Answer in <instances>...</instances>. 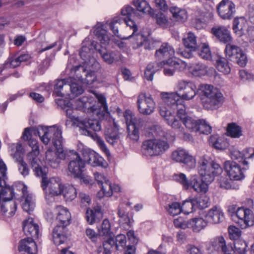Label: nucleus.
Listing matches in <instances>:
<instances>
[{
	"mask_svg": "<svg viewBox=\"0 0 254 254\" xmlns=\"http://www.w3.org/2000/svg\"><path fill=\"white\" fill-rule=\"evenodd\" d=\"M56 211L58 224L53 231V240L55 245H60L67 240L65 230V227L70 224L71 215L68 210L62 206H58Z\"/></svg>",
	"mask_w": 254,
	"mask_h": 254,
	"instance_id": "1",
	"label": "nucleus"
},
{
	"mask_svg": "<svg viewBox=\"0 0 254 254\" xmlns=\"http://www.w3.org/2000/svg\"><path fill=\"white\" fill-rule=\"evenodd\" d=\"M201 100L204 108L207 110H214L219 108L224 101L223 94L220 90L208 84L200 86Z\"/></svg>",
	"mask_w": 254,
	"mask_h": 254,
	"instance_id": "2",
	"label": "nucleus"
},
{
	"mask_svg": "<svg viewBox=\"0 0 254 254\" xmlns=\"http://www.w3.org/2000/svg\"><path fill=\"white\" fill-rule=\"evenodd\" d=\"M198 164V173L202 180L206 182H212L215 176L222 172L220 165L215 162H209L205 159L202 158Z\"/></svg>",
	"mask_w": 254,
	"mask_h": 254,
	"instance_id": "3",
	"label": "nucleus"
},
{
	"mask_svg": "<svg viewBox=\"0 0 254 254\" xmlns=\"http://www.w3.org/2000/svg\"><path fill=\"white\" fill-rule=\"evenodd\" d=\"M174 179L179 182L185 190L190 187L192 188L198 193H205L208 190V183L203 180H198L197 175L192 176L189 181L186 175L183 173H179L174 175Z\"/></svg>",
	"mask_w": 254,
	"mask_h": 254,
	"instance_id": "4",
	"label": "nucleus"
},
{
	"mask_svg": "<svg viewBox=\"0 0 254 254\" xmlns=\"http://www.w3.org/2000/svg\"><path fill=\"white\" fill-rule=\"evenodd\" d=\"M126 31L131 30L132 32L131 35L128 36L123 35L119 34L118 30V27L112 25V31L115 35L120 38L121 39H127L132 38L134 40V48H137L144 44L146 40L145 37L142 34L136 33L138 30L137 25L132 20L129 19L126 21Z\"/></svg>",
	"mask_w": 254,
	"mask_h": 254,
	"instance_id": "5",
	"label": "nucleus"
},
{
	"mask_svg": "<svg viewBox=\"0 0 254 254\" xmlns=\"http://www.w3.org/2000/svg\"><path fill=\"white\" fill-rule=\"evenodd\" d=\"M169 148L166 139L155 138L149 139L143 142L142 148L145 153L149 156H157L162 154Z\"/></svg>",
	"mask_w": 254,
	"mask_h": 254,
	"instance_id": "6",
	"label": "nucleus"
},
{
	"mask_svg": "<svg viewBox=\"0 0 254 254\" xmlns=\"http://www.w3.org/2000/svg\"><path fill=\"white\" fill-rule=\"evenodd\" d=\"M160 115L167 124L173 128L178 130L182 134V137L186 140L191 139V136L190 134L184 132V129L182 127L180 121L175 116L172 112L164 105H162L159 107Z\"/></svg>",
	"mask_w": 254,
	"mask_h": 254,
	"instance_id": "7",
	"label": "nucleus"
},
{
	"mask_svg": "<svg viewBox=\"0 0 254 254\" xmlns=\"http://www.w3.org/2000/svg\"><path fill=\"white\" fill-rule=\"evenodd\" d=\"M67 155V151L64 150L63 147L58 148L56 151L48 149L45 153V164L53 169H57Z\"/></svg>",
	"mask_w": 254,
	"mask_h": 254,
	"instance_id": "8",
	"label": "nucleus"
},
{
	"mask_svg": "<svg viewBox=\"0 0 254 254\" xmlns=\"http://www.w3.org/2000/svg\"><path fill=\"white\" fill-rule=\"evenodd\" d=\"M137 108L139 112L143 115H150L155 109L156 104L150 95L140 93L137 97Z\"/></svg>",
	"mask_w": 254,
	"mask_h": 254,
	"instance_id": "9",
	"label": "nucleus"
},
{
	"mask_svg": "<svg viewBox=\"0 0 254 254\" xmlns=\"http://www.w3.org/2000/svg\"><path fill=\"white\" fill-rule=\"evenodd\" d=\"M82 46L79 52L81 58L87 63V65L92 64V66L98 67L99 64L95 59L91 57V54L96 49V43L86 38L82 42Z\"/></svg>",
	"mask_w": 254,
	"mask_h": 254,
	"instance_id": "10",
	"label": "nucleus"
},
{
	"mask_svg": "<svg viewBox=\"0 0 254 254\" xmlns=\"http://www.w3.org/2000/svg\"><path fill=\"white\" fill-rule=\"evenodd\" d=\"M41 185L46 195L57 196L62 193L63 187L61 180L57 177L42 181Z\"/></svg>",
	"mask_w": 254,
	"mask_h": 254,
	"instance_id": "11",
	"label": "nucleus"
},
{
	"mask_svg": "<svg viewBox=\"0 0 254 254\" xmlns=\"http://www.w3.org/2000/svg\"><path fill=\"white\" fill-rule=\"evenodd\" d=\"M74 72L78 81L86 85H91L96 79L95 72L92 69L87 70L84 65H76L70 69Z\"/></svg>",
	"mask_w": 254,
	"mask_h": 254,
	"instance_id": "12",
	"label": "nucleus"
},
{
	"mask_svg": "<svg viewBox=\"0 0 254 254\" xmlns=\"http://www.w3.org/2000/svg\"><path fill=\"white\" fill-rule=\"evenodd\" d=\"M69 153L73 157L70 158L71 160L68 165L69 175L74 178L81 177L85 165V161L84 159H82L75 151L72 150Z\"/></svg>",
	"mask_w": 254,
	"mask_h": 254,
	"instance_id": "13",
	"label": "nucleus"
},
{
	"mask_svg": "<svg viewBox=\"0 0 254 254\" xmlns=\"http://www.w3.org/2000/svg\"><path fill=\"white\" fill-rule=\"evenodd\" d=\"M225 53L230 60L236 62L241 66H245L247 63L246 54L242 49L235 45L227 44L225 48Z\"/></svg>",
	"mask_w": 254,
	"mask_h": 254,
	"instance_id": "14",
	"label": "nucleus"
},
{
	"mask_svg": "<svg viewBox=\"0 0 254 254\" xmlns=\"http://www.w3.org/2000/svg\"><path fill=\"white\" fill-rule=\"evenodd\" d=\"M171 158L177 162L184 163L190 169H192L195 167V158L185 149L179 148L175 150L172 153Z\"/></svg>",
	"mask_w": 254,
	"mask_h": 254,
	"instance_id": "15",
	"label": "nucleus"
},
{
	"mask_svg": "<svg viewBox=\"0 0 254 254\" xmlns=\"http://www.w3.org/2000/svg\"><path fill=\"white\" fill-rule=\"evenodd\" d=\"M237 223L242 229H245L254 225V214L253 211L244 207H239L236 211Z\"/></svg>",
	"mask_w": 254,
	"mask_h": 254,
	"instance_id": "16",
	"label": "nucleus"
},
{
	"mask_svg": "<svg viewBox=\"0 0 254 254\" xmlns=\"http://www.w3.org/2000/svg\"><path fill=\"white\" fill-rule=\"evenodd\" d=\"M216 9L219 16L224 20L232 19L236 12L235 5L230 0H222Z\"/></svg>",
	"mask_w": 254,
	"mask_h": 254,
	"instance_id": "17",
	"label": "nucleus"
},
{
	"mask_svg": "<svg viewBox=\"0 0 254 254\" xmlns=\"http://www.w3.org/2000/svg\"><path fill=\"white\" fill-rule=\"evenodd\" d=\"M177 89L179 91L183 92L181 96L182 99L190 100L196 95V86L190 80H179L177 84Z\"/></svg>",
	"mask_w": 254,
	"mask_h": 254,
	"instance_id": "18",
	"label": "nucleus"
},
{
	"mask_svg": "<svg viewBox=\"0 0 254 254\" xmlns=\"http://www.w3.org/2000/svg\"><path fill=\"white\" fill-rule=\"evenodd\" d=\"M164 63V74L167 76H173L176 70L183 71L187 66V64L183 61H175L173 58H169L166 60H163Z\"/></svg>",
	"mask_w": 254,
	"mask_h": 254,
	"instance_id": "19",
	"label": "nucleus"
},
{
	"mask_svg": "<svg viewBox=\"0 0 254 254\" xmlns=\"http://www.w3.org/2000/svg\"><path fill=\"white\" fill-rule=\"evenodd\" d=\"M94 177L98 184L101 186V190L98 192L97 195L99 198L104 196L110 197L111 195V182L106 179L105 176L98 172L94 173Z\"/></svg>",
	"mask_w": 254,
	"mask_h": 254,
	"instance_id": "20",
	"label": "nucleus"
},
{
	"mask_svg": "<svg viewBox=\"0 0 254 254\" xmlns=\"http://www.w3.org/2000/svg\"><path fill=\"white\" fill-rule=\"evenodd\" d=\"M224 167L231 180H240L245 177L240 165L235 161H225Z\"/></svg>",
	"mask_w": 254,
	"mask_h": 254,
	"instance_id": "21",
	"label": "nucleus"
},
{
	"mask_svg": "<svg viewBox=\"0 0 254 254\" xmlns=\"http://www.w3.org/2000/svg\"><path fill=\"white\" fill-rule=\"evenodd\" d=\"M111 224L110 221L105 219L102 222L100 227L98 229L99 235L101 236L108 237V240L103 243V247L106 254H110L111 247Z\"/></svg>",
	"mask_w": 254,
	"mask_h": 254,
	"instance_id": "22",
	"label": "nucleus"
},
{
	"mask_svg": "<svg viewBox=\"0 0 254 254\" xmlns=\"http://www.w3.org/2000/svg\"><path fill=\"white\" fill-rule=\"evenodd\" d=\"M95 96L98 101V104H100V107L97 109L95 106L92 107L93 112L96 114L99 119L107 120L110 114L108 111L107 105L106 102L105 97L98 93H94Z\"/></svg>",
	"mask_w": 254,
	"mask_h": 254,
	"instance_id": "23",
	"label": "nucleus"
},
{
	"mask_svg": "<svg viewBox=\"0 0 254 254\" xmlns=\"http://www.w3.org/2000/svg\"><path fill=\"white\" fill-rule=\"evenodd\" d=\"M211 33L221 43L226 44L232 41L231 32L226 26H214L211 29Z\"/></svg>",
	"mask_w": 254,
	"mask_h": 254,
	"instance_id": "24",
	"label": "nucleus"
},
{
	"mask_svg": "<svg viewBox=\"0 0 254 254\" xmlns=\"http://www.w3.org/2000/svg\"><path fill=\"white\" fill-rule=\"evenodd\" d=\"M83 157L85 161L93 166H101L106 168L108 166L107 162L98 154L91 150L85 151Z\"/></svg>",
	"mask_w": 254,
	"mask_h": 254,
	"instance_id": "25",
	"label": "nucleus"
},
{
	"mask_svg": "<svg viewBox=\"0 0 254 254\" xmlns=\"http://www.w3.org/2000/svg\"><path fill=\"white\" fill-rule=\"evenodd\" d=\"M22 192L21 202L22 208L28 213L31 214L35 207V199L33 195L28 192L27 187L24 185L22 186Z\"/></svg>",
	"mask_w": 254,
	"mask_h": 254,
	"instance_id": "26",
	"label": "nucleus"
},
{
	"mask_svg": "<svg viewBox=\"0 0 254 254\" xmlns=\"http://www.w3.org/2000/svg\"><path fill=\"white\" fill-rule=\"evenodd\" d=\"M78 126L81 130V133L85 135H90V130L98 131L101 129V125L97 120H84L79 122Z\"/></svg>",
	"mask_w": 254,
	"mask_h": 254,
	"instance_id": "27",
	"label": "nucleus"
},
{
	"mask_svg": "<svg viewBox=\"0 0 254 254\" xmlns=\"http://www.w3.org/2000/svg\"><path fill=\"white\" fill-rule=\"evenodd\" d=\"M23 230L25 235L32 238H38L39 226L32 218H28L23 222Z\"/></svg>",
	"mask_w": 254,
	"mask_h": 254,
	"instance_id": "28",
	"label": "nucleus"
},
{
	"mask_svg": "<svg viewBox=\"0 0 254 254\" xmlns=\"http://www.w3.org/2000/svg\"><path fill=\"white\" fill-rule=\"evenodd\" d=\"M212 16V13L211 11L203 7L197 9L194 13L193 23L195 24L197 29H200L202 27V24Z\"/></svg>",
	"mask_w": 254,
	"mask_h": 254,
	"instance_id": "29",
	"label": "nucleus"
},
{
	"mask_svg": "<svg viewBox=\"0 0 254 254\" xmlns=\"http://www.w3.org/2000/svg\"><path fill=\"white\" fill-rule=\"evenodd\" d=\"M161 96L165 104L174 109L179 104L183 103L184 100L177 92H162L161 93Z\"/></svg>",
	"mask_w": 254,
	"mask_h": 254,
	"instance_id": "30",
	"label": "nucleus"
},
{
	"mask_svg": "<svg viewBox=\"0 0 254 254\" xmlns=\"http://www.w3.org/2000/svg\"><path fill=\"white\" fill-rule=\"evenodd\" d=\"M205 217L207 221L212 224L220 223L224 219V213L222 209L216 206H214L208 210Z\"/></svg>",
	"mask_w": 254,
	"mask_h": 254,
	"instance_id": "31",
	"label": "nucleus"
},
{
	"mask_svg": "<svg viewBox=\"0 0 254 254\" xmlns=\"http://www.w3.org/2000/svg\"><path fill=\"white\" fill-rule=\"evenodd\" d=\"M30 146L32 147V150L27 155V159L31 167H33L39 165L41 162L38 157L39 148L37 141L36 140H32L30 143Z\"/></svg>",
	"mask_w": 254,
	"mask_h": 254,
	"instance_id": "32",
	"label": "nucleus"
},
{
	"mask_svg": "<svg viewBox=\"0 0 254 254\" xmlns=\"http://www.w3.org/2000/svg\"><path fill=\"white\" fill-rule=\"evenodd\" d=\"M103 214L101 208L99 206H96L93 209L88 208L86 211V219L88 223L92 225L98 222L103 218Z\"/></svg>",
	"mask_w": 254,
	"mask_h": 254,
	"instance_id": "33",
	"label": "nucleus"
},
{
	"mask_svg": "<svg viewBox=\"0 0 254 254\" xmlns=\"http://www.w3.org/2000/svg\"><path fill=\"white\" fill-rule=\"evenodd\" d=\"M18 249L20 251H24L27 254H37V247L33 238L28 237L22 239L20 242Z\"/></svg>",
	"mask_w": 254,
	"mask_h": 254,
	"instance_id": "34",
	"label": "nucleus"
},
{
	"mask_svg": "<svg viewBox=\"0 0 254 254\" xmlns=\"http://www.w3.org/2000/svg\"><path fill=\"white\" fill-rule=\"evenodd\" d=\"M71 82V77L67 79L57 80L54 86V93L58 96L64 97L68 94L69 84Z\"/></svg>",
	"mask_w": 254,
	"mask_h": 254,
	"instance_id": "35",
	"label": "nucleus"
},
{
	"mask_svg": "<svg viewBox=\"0 0 254 254\" xmlns=\"http://www.w3.org/2000/svg\"><path fill=\"white\" fill-rule=\"evenodd\" d=\"M249 27L247 20L243 17H236L233 22V30L238 37H243Z\"/></svg>",
	"mask_w": 254,
	"mask_h": 254,
	"instance_id": "36",
	"label": "nucleus"
},
{
	"mask_svg": "<svg viewBox=\"0 0 254 254\" xmlns=\"http://www.w3.org/2000/svg\"><path fill=\"white\" fill-rule=\"evenodd\" d=\"M175 54V50L168 43H163L155 52V57L159 59L172 58Z\"/></svg>",
	"mask_w": 254,
	"mask_h": 254,
	"instance_id": "37",
	"label": "nucleus"
},
{
	"mask_svg": "<svg viewBox=\"0 0 254 254\" xmlns=\"http://www.w3.org/2000/svg\"><path fill=\"white\" fill-rule=\"evenodd\" d=\"M105 28V25L98 23L94 27V33L102 44L106 45L109 44L110 39Z\"/></svg>",
	"mask_w": 254,
	"mask_h": 254,
	"instance_id": "38",
	"label": "nucleus"
},
{
	"mask_svg": "<svg viewBox=\"0 0 254 254\" xmlns=\"http://www.w3.org/2000/svg\"><path fill=\"white\" fill-rule=\"evenodd\" d=\"M164 63L163 61L159 62L150 63L146 66L144 72V76L147 80L151 81L153 78L154 73L163 68Z\"/></svg>",
	"mask_w": 254,
	"mask_h": 254,
	"instance_id": "39",
	"label": "nucleus"
},
{
	"mask_svg": "<svg viewBox=\"0 0 254 254\" xmlns=\"http://www.w3.org/2000/svg\"><path fill=\"white\" fill-rule=\"evenodd\" d=\"M53 126L49 127H40L38 130V134L41 140L45 144H48L51 139H52L53 133L54 131Z\"/></svg>",
	"mask_w": 254,
	"mask_h": 254,
	"instance_id": "40",
	"label": "nucleus"
},
{
	"mask_svg": "<svg viewBox=\"0 0 254 254\" xmlns=\"http://www.w3.org/2000/svg\"><path fill=\"white\" fill-rule=\"evenodd\" d=\"M247 247V244L244 241L237 240L234 243V249L231 247L226 254H246Z\"/></svg>",
	"mask_w": 254,
	"mask_h": 254,
	"instance_id": "41",
	"label": "nucleus"
},
{
	"mask_svg": "<svg viewBox=\"0 0 254 254\" xmlns=\"http://www.w3.org/2000/svg\"><path fill=\"white\" fill-rule=\"evenodd\" d=\"M169 10L173 18L177 21L184 22L188 18L187 12L185 9L173 6L170 8Z\"/></svg>",
	"mask_w": 254,
	"mask_h": 254,
	"instance_id": "42",
	"label": "nucleus"
},
{
	"mask_svg": "<svg viewBox=\"0 0 254 254\" xmlns=\"http://www.w3.org/2000/svg\"><path fill=\"white\" fill-rule=\"evenodd\" d=\"M208 221L201 217L190 219V228L194 232L198 233L204 229L207 225Z\"/></svg>",
	"mask_w": 254,
	"mask_h": 254,
	"instance_id": "43",
	"label": "nucleus"
},
{
	"mask_svg": "<svg viewBox=\"0 0 254 254\" xmlns=\"http://www.w3.org/2000/svg\"><path fill=\"white\" fill-rule=\"evenodd\" d=\"M132 3L138 11L150 15L153 14L152 9L146 0H133Z\"/></svg>",
	"mask_w": 254,
	"mask_h": 254,
	"instance_id": "44",
	"label": "nucleus"
},
{
	"mask_svg": "<svg viewBox=\"0 0 254 254\" xmlns=\"http://www.w3.org/2000/svg\"><path fill=\"white\" fill-rule=\"evenodd\" d=\"M190 72L194 76L205 75L208 72V67L204 64L198 63L189 67Z\"/></svg>",
	"mask_w": 254,
	"mask_h": 254,
	"instance_id": "45",
	"label": "nucleus"
},
{
	"mask_svg": "<svg viewBox=\"0 0 254 254\" xmlns=\"http://www.w3.org/2000/svg\"><path fill=\"white\" fill-rule=\"evenodd\" d=\"M54 131L52 132V142L56 149L60 147H63L64 139L62 136V131L60 127L53 126Z\"/></svg>",
	"mask_w": 254,
	"mask_h": 254,
	"instance_id": "46",
	"label": "nucleus"
},
{
	"mask_svg": "<svg viewBox=\"0 0 254 254\" xmlns=\"http://www.w3.org/2000/svg\"><path fill=\"white\" fill-rule=\"evenodd\" d=\"M184 46L191 51H195L198 45L196 43V37L193 33L189 32L183 38Z\"/></svg>",
	"mask_w": 254,
	"mask_h": 254,
	"instance_id": "47",
	"label": "nucleus"
},
{
	"mask_svg": "<svg viewBox=\"0 0 254 254\" xmlns=\"http://www.w3.org/2000/svg\"><path fill=\"white\" fill-rule=\"evenodd\" d=\"M227 135L232 138H239L243 135L242 127L236 123L229 124L227 128Z\"/></svg>",
	"mask_w": 254,
	"mask_h": 254,
	"instance_id": "48",
	"label": "nucleus"
},
{
	"mask_svg": "<svg viewBox=\"0 0 254 254\" xmlns=\"http://www.w3.org/2000/svg\"><path fill=\"white\" fill-rule=\"evenodd\" d=\"M212 246L214 249L217 251H222L224 254H226L228 252V249L226 245V242L224 238L219 236L215 238L211 242Z\"/></svg>",
	"mask_w": 254,
	"mask_h": 254,
	"instance_id": "49",
	"label": "nucleus"
},
{
	"mask_svg": "<svg viewBox=\"0 0 254 254\" xmlns=\"http://www.w3.org/2000/svg\"><path fill=\"white\" fill-rule=\"evenodd\" d=\"M199 56L205 60L211 59V53L208 45L206 43H201L197 46L196 50Z\"/></svg>",
	"mask_w": 254,
	"mask_h": 254,
	"instance_id": "50",
	"label": "nucleus"
},
{
	"mask_svg": "<svg viewBox=\"0 0 254 254\" xmlns=\"http://www.w3.org/2000/svg\"><path fill=\"white\" fill-rule=\"evenodd\" d=\"M216 67L219 71L225 74H228L231 71L228 62L224 58H219L216 60Z\"/></svg>",
	"mask_w": 254,
	"mask_h": 254,
	"instance_id": "51",
	"label": "nucleus"
},
{
	"mask_svg": "<svg viewBox=\"0 0 254 254\" xmlns=\"http://www.w3.org/2000/svg\"><path fill=\"white\" fill-rule=\"evenodd\" d=\"M64 196L66 201H71L73 200L77 195V191L76 189L72 186H68L63 189L62 192Z\"/></svg>",
	"mask_w": 254,
	"mask_h": 254,
	"instance_id": "52",
	"label": "nucleus"
},
{
	"mask_svg": "<svg viewBox=\"0 0 254 254\" xmlns=\"http://www.w3.org/2000/svg\"><path fill=\"white\" fill-rule=\"evenodd\" d=\"M157 24L163 28H167L170 25V22L167 16L161 12H158L154 15Z\"/></svg>",
	"mask_w": 254,
	"mask_h": 254,
	"instance_id": "53",
	"label": "nucleus"
},
{
	"mask_svg": "<svg viewBox=\"0 0 254 254\" xmlns=\"http://www.w3.org/2000/svg\"><path fill=\"white\" fill-rule=\"evenodd\" d=\"M196 208L194 198H190L185 200L181 206L182 211L188 214Z\"/></svg>",
	"mask_w": 254,
	"mask_h": 254,
	"instance_id": "54",
	"label": "nucleus"
},
{
	"mask_svg": "<svg viewBox=\"0 0 254 254\" xmlns=\"http://www.w3.org/2000/svg\"><path fill=\"white\" fill-rule=\"evenodd\" d=\"M127 137L133 142H136L139 138V133L136 125H131L127 127Z\"/></svg>",
	"mask_w": 254,
	"mask_h": 254,
	"instance_id": "55",
	"label": "nucleus"
},
{
	"mask_svg": "<svg viewBox=\"0 0 254 254\" xmlns=\"http://www.w3.org/2000/svg\"><path fill=\"white\" fill-rule=\"evenodd\" d=\"M186 127L190 131L197 132V128L199 124V120H195L190 117H188L183 122Z\"/></svg>",
	"mask_w": 254,
	"mask_h": 254,
	"instance_id": "56",
	"label": "nucleus"
},
{
	"mask_svg": "<svg viewBox=\"0 0 254 254\" xmlns=\"http://www.w3.org/2000/svg\"><path fill=\"white\" fill-rule=\"evenodd\" d=\"M11 147L13 151L11 155L15 161L18 160L19 158L23 159V150L21 144L19 143L14 144L11 146Z\"/></svg>",
	"mask_w": 254,
	"mask_h": 254,
	"instance_id": "57",
	"label": "nucleus"
},
{
	"mask_svg": "<svg viewBox=\"0 0 254 254\" xmlns=\"http://www.w3.org/2000/svg\"><path fill=\"white\" fill-rule=\"evenodd\" d=\"M194 201L196 208L200 209H204L210 205L209 199L205 195H203L197 198H194Z\"/></svg>",
	"mask_w": 254,
	"mask_h": 254,
	"instance_id": "58",
	"label": "nucleus"
},
{
	"mask_svg": "<svg viewBox=\"0 0 254 254\" xmlns=\"http://www.w3.org/2000/svg\"><path fill=\"white\" fill-rule=\"evenodd\" d=\"M76 80L77 79L75 78L72 79L71 78V82L68 83L69 89H70L71 93L73 96H77L81 94L83 92L82 87L76 82L75 80Z\"/></svg>",
	"mask_w": 254,
	"mask_h": 254,
	"instance_id": "59",
	"label": "nucleus"
},
{
	"mask_svg": "<svg viewBox=\"0 0 254 254\" xmlns=\"http://www.w3.org/2000/svg\"><path fill=\"white\" fill-rule=\"evenodd\" d=\"M124 117L125 118L127 127L131 125H136L137 123V120L135 115L133 114L132 112L129 110H127L125 111L124 113Z\"/></svg>",
	"mask_w": 254,
	"mask_h": 254,
	"instance_id": "60",
	"label": "nucleus"
},
{
	"mask_svg": "<svg viewBox=\"0 0 254 254\" xmlns=\"http://www.w3.org/2000/svg\"><path fill=\"white\" fill-rule=\"evenodd\" d=\"M114 241V245L116 247L117 250H122L125 248L126 244V237L125 235L120 234L118 235L115 238Z\"/></svg>",
	"mask_w": 254,
	"mask_h": 254,
	"instance_id": "61",
	"label": "nucleus"
},
{
	"mask_svg": "<svg viewBox=\"0 0 254 254\" xmlns=\"http://www.w3.org/2000/svg\"><path fill=\"white\" fill-rule=\"evenodd\" d=\"M197 131L200 133L208 134L211 133V127L204 120H199Z\"/></svg>",
	"mask_w": 254,
	"mask_h": 254,
	"instance_id": "62",
	"label": "nucleus"
},
{
	"mask_svg": "<svg viewBox=\"0 0 254 254\" xmlns=\"http://www.w3.org/2000/svg\"><path fill=\"white\" fill-rule=\"evenodd\" d=\"M167 209L168 213L172 216L177 215L180 214L182 211L181 206L180 204L177 202H174L169 204Z\"/></svg>",
	"mask_w": 254,
	"mask_h": 254,
	"instance_id": "63",
	"label": "nucleus"
},
{
	"mask_svg": "<svg viewBox=\"0 0 254 254\" xmlns=\"http://www.w3.org/2000/svg\"><path fill=\"white\" fill-rule=\"evenodd\" d=\"M18 163V171L24 177L29 174V169L27 163L23 161V159L19 158L18 160L15 161Z\"/></svg>",
	"mask_w": 254,
	"mask_h": 254,
	"instance_id": "64",
	"label": "nucleus"
}]
</instances>
